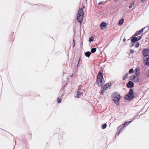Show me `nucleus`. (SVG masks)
<instances>
[{
    "label": "nucleus",
    "instance_id": "f257e3e1",
    "mask_svg": "<svg viewBox=\"0 0 149 149\" xmlns=\"http://www.w3.org/2000/svg\"><path fill=\"white\" fill-rule=\"evenodd\" d=\"M84 12L83 9L82 8L79 9L78 12L77 19V21L80 23H81L83 18Z\"/></svg>",
    "mask_w": 149,
    "mask_h": 149
},
{
    "label": "nucleus",
    "instance_id": "f03ea898",
    "mask_svg": "<svg viewBox=\"0 0 149 149\" xmlns=\"http://www.w3.org/2000/svg\"><path fill=\"white\" fill-rule=\"evenodd\" d=\"M120 98V95L118 93H114L113 94V100L117 105L119 104V101Z\"/></svg>",
    "mask_w": 149,
    "mask_h": 149
},
{
    "label": "nucleus",
    "instance_id": "7ed1b4c3",
    "mask_svg": "<svg viewBox=\"0 0 149 149\" xmlns=\"http://www.w3.org/2000/svg\"><path fill=\"white\" fill-rule=\"evenodd\" d=\"M134 94L132 89H130L128 93L125 97V99L127 100H130L132 99L134 97Z\"/></svg>",
    "mask_w": 149,
    "mask_h": 149
},
{
    "label": "nucleus",
    "instance_id": "20e7f679",
    "mask_svg": "<svg viewBox=\"0 0 149 149\" xmlns=\"http://www.w3.org/2000/svg\"><path fill=\"white\" fill-rule=\"evenodd\" d=\"M97 83L98 85L101 86L104 83V81L103 77L102 74L100 72L97 76Z\"/></svg>",
    "mask_w": 149,
    "mask_h": 149
},
{
    "label": "nucleus",
    "instance_id": "39448f33",
    "mask_svg": "<svg viewBox=\"0 0 149 149\" xmlns=\"http://www.w3.org/2000/svg\"><path fill=\"white\" fill-rule=\"evenodd\" d=\"M130 79L133 82H138L139 81V79L138 76L136 75H133L130 77Z\"/></svg>",
    "mask_w": 149,
    "mask_h": 149
},
{
    "label": "nucleus",
    "instance_id": "423d86ee",
    "mask_svg": "<svg viewBox=\"0 0 149 149\" xmlns=\"http://www.w3.org/2000/svg\"><path fill=\"white\" fill-rule=\"evenodd\" d=\"M143 54L146 57L149 56V49H144L143 51Z\"/></svg>",
    "mask_w": 149,
    "mask_h": 149
},
{
    "label": "nucleus",
    "instance_id": "0eeeda50",
    "mask_svg": "<svg viewBox=\"0 0 149 149\" xmlns=\"http://www.w3.org/2000/svg\"><path fill=\"white\" fill-rule=\"evenodd\" d=\"M107 24L105 22H102L100 25V26L101 30H104L107 28Z\"/></svg>",
    "mask_w": 149,
    "mask_h": 149
},
{
    "label": "nucleus",
    "instance_id": "6e6552de",
    "mask_svg": "<svg viewBox=\"0 0 149 149\" xmlns=\"http://www.w3.org/2000/svg\"><path fill=\"white\" fill-rule=\"evenodd\" d=\"M146 28L145 27L142 29L141 30L137 32L135 34V36H140L142 34V33L143 32L144 30Z\"/></svg>",
    "mask_w": 149,
    "mask_h": 149
},
{
    "label": "nucleus",
    "instance_id": "1a4fd4ad",
    "mask_svg": "<svg viewBox=\"0 0 149 149\" xmlns=\"http://www.w3.org/2000/svg\"><path fill=\"white\" fill-rule=\"evenodd\" d=\"M127 86L128 88H132L134 86V83L133 82L129 81L127 84Z\"/></svg>",
    "mask_w": 149,
    "mask_h": 149
},
{
    "label": "nucleus",
    "instance_id": "9d476101",
    "mask_svg": "<svg viewBox=\"0 0 149 149\" xmlns=\"http://www.w3.org/2000/svg\"><path fill=\"white\" fill-rule=\"evenodd\" d=\"M82 93V91L81 90L80 91H79L77 94V97H79L83 95Z\"/></svg>",
    "mask_w": 149,
    "mask_h": 149
},
{
    "label": "nucleus",
    "instance_id": "9b49d317",
    "mask_svg": "<svg viewBox=\"0 0 149 149\" xmlns=\"http://www.w3.org/2000/svg\"><path fill=\"white\" fill-rule=\"evenodd\" d=\"M145 63L147 65H149V56L146 57V59L145 61Z\"/></svg>",
    "mask_w": 149,
    "mask_h": 149
},
{
    "label": "nucleus",
    "instance_id": "f8f14e48",
    "mask_svg": "<svg viewBox=\"0 0 149 149\" xmlns=\"http://www.w3.org/2000/svg\"><path fill=\"white\" fill-rule=\"evenodd\" d=\"M135 4L134 2L133 1L132 2L129 6V9H131L133 7Z\"/></svg>",
    "mask_w": 149,
    "mask_h": 149
},
{
    "label": "nucleus",
    "instance_id": "ddd939ff",
    "mask_svg": "<svg viewBox=\"0 0 149 149\" xmlns=\"http://www.w3.org/2000/svg\"><path fill=\"white\" fill-rule=\"evenodd\" d=\"M134 71L136 75V76L138 75L139 74V70L138 68H136L135 69Z\"/></svg>",
    "mask_w": 149,
    "mask_h": 149
},
{
    "label": "nucleus",
    "instance_id": "4468645a",
    "mask_svg": "<svg viewBox=\"0 0 149 149\" xmlns=\"http://www.w3.org/2000/svg\"><path fill=\"white\" fill-rule=\"evenodd\" d=\"M139 38L137 39V38H132L131 40L132 42H134L137 41L139 40Z\"/></svg>",
    "mask_w": 149,
    "mask_h": 149
},
{
    "label": "nucleus",
    "instance_id": "2eb2a0df",
    "mask_svg": "<svg viewBox=\"0 0 149 149\" xmlns=\"http://www.w3.org/2000/svg\"><path fill=\"white\" fill-rule=\"evenodd\" d=\"M132 121H129L128 122H126L125 124H123V127H122V126H120L118 127V129L119 130V129H120L121 127H122V128L123 127H124L125 126V125H128L129 123H130Z\"/></svg>",
    "mask_w": 149,
    "mask_h": 149
},
{
    "label": "nucleus",
    "instance_id": "dca6fc26",
    "mask_svg": "<svg viewBox=\"0 0 149 149\" xmlns=\"http://www.w3.org/2000/svg\"><path fill=\"white\" fill-rule=\"evenodd\" d=\"M124 22V19L123 18L121 19L119 21V25H122Z\"/></svg>",
    "mask_w": 149,
    "mask_h": 149
},
{
    "label": "nucleus",
    "instance_id": "f3484780",
    "mask_svg": "<svg viewBox=\"0 0 149 149\" xmlns=\"http://www.w3.org/2000/svg\"><path fill=\"white\" fill-rule=\"evenodd\" d=\"M85 54L86 56L89 57L91 54V52H86L85 53Z\"/></svg>",
    "mask_w": 149,
    "mask_h": 149
},
{
    "label": "nucleus",
    "instance_id": "a211bd4d",
    "mask_svg": "<svg viewBox=\"0 0 149 149\" xmlns=\"http://www.w3.org/2000/svg\"><path fill=\"white\" fill-rule=\"evenodd\" d=\"M111 85L107 83L106 84V85L103 86V88H105V87L107 86L108 87H109Z\"/></svg>",
    "mask_w": 149,
    "mask_h": 149
},
{
    "label": "nucleus",
    "instance_id": "6ab92c4d",
    "mask_svg": "<svg viewBox=\"0 0 149 149\" xmlns=\"http://www.w3.org/2000/svg\"><path fill=\"white\" fill-rule=\"evenodd\" d=\"M96 48H92L91 49V52L92 53H94L95 52H96Z\"/></svg>",
    "mask_w": 149,
    "mask_h": 149
},
{
    "label": "nucleus",
    "instance_id": "aec40b11",
    "mask_svg": "<svg viewBox=\"0 0 149 149\" xmlns=\"http://www.w3.org/2000/svg\"><path fill=\"white\" fill-rule=\"evenodd\" d=\"M107 125L106 124H103L102 125V129H104L106 127Z\"/></svg>",
    "mask_w": 149,
    "mask_h": 149
},
{
    "label": "nucleus",
    "instance_id": "412c9836",
    "mask_svg": "<svg viewBox=\"0 0 149 149\" xmlns=\"http://www.w3.org/2000/svg\"><path fill=\"white\" fill-rule=\"evenodd\" d=\"M134 72V70L133 69H130L129 70V72L130 73H133Z\"/></svg>",
    "mask_w": 149,
    "mask_h": 149
},
{
    "label": "nucleus",
    "instance_id": "4be33fe9",
    "mask_svg": "<svg viewBox=\"0 0 149 149\" xmlns=\"http://www.w3.org/2000/svg\"><path fill=\"white\" fill-rule=\"evenodd\" d=\"M61 99H60L59 98H58L57 101H58V103H60L61 102Z\"/></svg>",
    "mask_w": 149,
    "mask_h": 149
},
{
    "label": "nucleus",
    "instance_id": "5701e85b",
    "mask_svg": "<svg viewBox=\"0 0 149 149\" xmlns=\"http://www.w3.org/2000/svg\"><path fill=\"white\" fill-rule=\"evenodd\" d=\"M127 74H126V75L124 76L123 77V79L125 80L127 77Z\"/></svg>",
    "mask_w": 149,
    "mask_h": 149
},
{
    "label": "nucleus",
    "instance_id": "b1692460",
    "mask_svg": "<svg viewBox=\"0 0 149 149\" xmlns=\"http://www.w3.org/2000/svg\"><path fill=\"white\" fill-rule=\"evenodd\" d=\"M93 38H90L89 39V41L91 42V41H93Z\"/></svg>",
    "mask_w": 149,
    "mask_h": 149
},
{
    "label": "nucleus",
    "instance_id": "393cba45",
    "mask_svg": "<svg viewBox=\"0 0 149 149\" xmlns=\"http://www.w3.org/2000/svg\"><path fill=\"white\" fill-rule=\"evenodd\" d=\"M139 43L138 42L136 44V45H135L136 47V48L138 47L139 46Z\"/></svg>",
    "mask_w": 149,
    "mask_h": 149
},
{
    "label": "nucleus",
    "instance_id": "a878e982",
    "mask_svg": "<svg viewBox=\"0 0 149 149\" xmlns=\"http://www.w3.org/2000/svg\"><path fill=\"white\" fill-rule=\"evenodd\" d=\"M134 50H133L132 49L130 50V53L132 54V53H134Z\"/></svg>",
    "mask_w": 149,
    "mask_h": 149
},
{
    "label": "nucleus",
    "instance_id": "bb28decb",
    "mask_svg": "<svg viewBox=\"0 0 149 149\" xmlns=\"http://www.w3.org/2000/svg\"><path fill=\"white\" fill-rule=\"evenodd\" d=\"M108 87H107V86H106V87H105V88H103V86H102V89H103V90H106L107 88H108Z\"/></svg>",
    "mask_w": 149,
    "mask_h": 149
},
{
    "label": "nucleus",
    "instance_id": "cd10ccee",
    "mask_svg": "<svg viewBox=\"0 0 149 149\" xmlns=\"http://www.w3.org/2000/svg\"><path fill=\"white\" fill-rule=\"evenodd\" d=\"M104 90L102 89V90L101 91L100 93L101 94H102V93H103L104 92Z\"/></svg>",
    "mask_w": 149,
    "mask_h": 149
},
{
    "label": "nucleus",
    "instance_id": "c85d7f7f",
    "mask_svg": "<svg viewBox=\"0 0 149 149\" xmlns=\"http://www.w3.org/2000/svg\"><path fill=\"white\" fill-rule=\"evenodd\" d=\"M145 0H141V2H144L145 1Z\"/></svg>",
    "mask_w": 149,
    "mask_h": 149
},
{
    "label": "nucleus",
    "instance_id": "c756f323",
    "mask_svg": "<svg viewBox=\"0 0 149 149\" xmlns=\"http://www.w3.org/2000/svg\"><path fill=\"white\" fill-rule=\"evenodd\" d=\"M114 1L118 2V0H113Z\"/></svg>",
    "mask_w": 149,
    "mask_h": 149
},
{
    "label": "nucleus",
    "instance_id": "7c9ffc66",
    "mask_svg": "<svg viewBox=\"0 0 149 149\" xmlns=\"http://www.w3.org/2000/svg\"><path fill=\"white\" fill-rule=\"evenodd\" d=\"M73 42H74V45H73V47L75 45V42H74V40H73Z\"/></svg>",
    "mask_w": 149,
    "mask_h": 149
},
{
    "label": "nucleus",
    "instance_id": "2f4dec72",
    "mask_svg": "<svg viewBox=\"0 0 149 149\" xmlns=\"http://www.w3.org/2000/svg\"><path fill=\"white\" fill-rule=\"evenodd\" d=\"M102 3H99V4H101Z\"/></svg>",
    "mask_w": 149,
    "mask_h": 149
},
{
    "label": "nucleus",
    "instance_id": "473e14b6",
    "mask_svg": "<svg viewBox=\"0 0 149 149\" xmlns=\"http://www.w3.org/2000/svg\"><path fill=\"white\" fill-rule=\"evenodd\" d=\"M125 40V39H124L123 40V41H124Z\"/></svg>",
    "mask_w": 149,
    "mask_h": 149
},
{
    "label": "nucleus",
    "instance_id": "72a5a7b5",
    "mask_svg": "<svg viewBox=\"0 0 149 149\" xmlns=\"http://www.w3.org/2000/svg\"><path fill=\"white\" fill-rule=\"evenodd\" d=\"M133 45H134V44H133L132 45V47L133 46Z\"/></svg>",
    "mask_w": 149,
    "mask_h": 149
}]
</instances>
